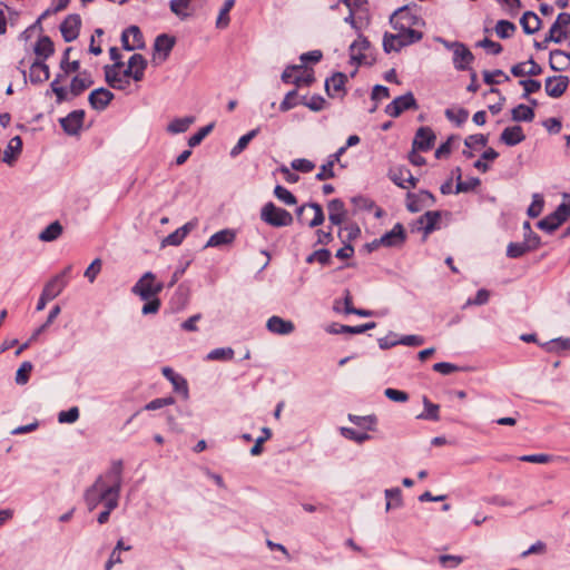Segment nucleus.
Instances as JSON below:
<instances>
[{
	"label": "nucleus",
	"mask_w": 570,
	"mask_h": 570,
	"mask_svg": "<svg viewBox=\"0 0 570 570\" xmlns=\"http://www.w3.org/2000/svg\"><path fill=\"white\" fill-rule=\"evenodd\" d=\"M411 171L405 167H399L391 171V179L402 188H409L406 179H410Z\"/></svg>",
	"instance_id": "09e8293b"
},
{
	"label": "nucleus",
	"mask_w": 570,
	"mask_h": 570,
	"mask_svg": "<svg viewBox=\"0 0 570 570\" xmlns=\"http://www.w3.org/2000/svg\"><path fill=\"white\" fill-rule=\"evenodd\" d=\"M236 239V232L230 228L222 229L213 234L207 240L205 247H220L224 245H230Z\"/></svg>",
	"instance_id": "412c9836"
},
{
	"label": "nucleus",
	"mask_w": 570,
	"mask_h": 570,
	"mask_svg": "<svg viewBox=\"0 0 570 570\" xmlns=\"http://www.w3.org/2000/svg\"><path fill=\"white\" fill-rule=\"evenodd\" d=\"M562 224H563L562 223V218L560 219L559 217H557V215L551 213L550 215H548L547 217H544L543 219H541L538 223V227L541 230H544V232H548V233H552L557 228H559Z\"/></svg>",
	"instance_id": "c03bdc74"
},
{
	"label": "nucleus",
	"mask_w": 570,
	"mask_h": 570,
	"mask_svg": "<svg viewBox=\"0 0 570 570\" xmlns=\"http://www.w3.org/2000/svg\"><path fill=\"white\" fill-rule=\"evenodd\" d=\"M417 102L414 95L409 91L405 95L399 96L393 99L386 107L385 112L393 118L399 117L403 111L409 109H417Z\"/></svg>",
	"instance_id": "0eeeda50"
},
{
	"label": "nucleus",
	"mask_w": 570,
	"mask_h": 570,
	"mask_svg": "<svg viewBox=\"0 0 570 570\" xmlns=\"http://www.w3.org/2000/svg\"><path fill=\"white\" fill-rule=\"evenodd\" d=\"M327 209H328V219L332 225L338 226L344 222V219L346 217V209H345L344 203L341 199H338V198L332 199L327 204Z\"/></svg>",
	"instance_id": "5701e85b"
},
{
	"label": "nucleus",
	"mask_w": 570,
	"mask_h": 570,
	"mask_svg": "<svg viewBox=\"0 0 570 570\" xmlns=\"http://www.w3.org/2000/svg\"><path fill=\"white\" fill-rule=\"evenodd\" d=\"M423 405H424V412L419 414L416 419L419 420H431V421H439V405L430 402V400L424 396L423 397Z\"/></svg>",
	"instance_id": "58836bf2"
},
{
	"label": "nucleus",
	"mask_w": 570,
	"mask_h": 570,
	"mask_svg": "<svg viewBox=\"0 0 570 570\" xmlns=\"http://www.w3.org/2000/svg\"><path fill=\"white\" fill-rule=\"evenodd\" d=\"M121 45L127 51L142 49L145 47L144 36L137 26L126 28L121 33Z\"/></svg>",
	"instance_id": "6e6552de"
},
{
	"label": "nucleus",
	"mask_w": 570,
	"mask_h": 570,
	"mask_svg": "<svg viewBox=\"0 0 570 570\" xmlns=\"http://www.w3.org/2000/svg\"><path fill=\"white\" fill-rule=\"evenodd\" d=\"M348 420L355 425L366 430H374V425L376 424V417L374 415L358 416L350 414Z\"/></svg>",
	"instance_id": "3c124183"
},
{
	"label": "nucleus",
	"mask_w": 570,
	"mask_h": 570,
	"mask_svg": "<svg viewBox=\"0 0 570 570\" xmlns=\"http://www.w3.org/2000/svg\"><path fill=\"white\" fill-rule=\"evenodd\" d=\"M195 122L194 116H186L183 118H175L167 126V131L173 135L183 134L189 129Z\"/></svg>",
	"instance_id": "c9c22d12"
},
{
	"label": "nucleus",
	"mask_w": 570,
	"mask_h": 570,
	"mask_svg": "<svg viewBox=\"0 0 570 570\" xmlns=\"http://www.w3.org/2000/svg\"><path fill=\"white\" fill-rule=\"evenodd\" d=\"M275 197L286 205H295L297 203L296 197L285 187L277 185L274 189Z\"/></svg>",
	"instance_id": "5fc2aeb1"
},
{
	"label": "nucleus",
	"mask_w": 570,
	"mask_h": 570,
	"mask_svg": "<svg viewBox=\"0 0 570 570\" xmlns=\"http://www.w3.org/2000/svg\"><path fill=\"white\" fill-rule=\"evenodd\" d=\"M441 213L439 210H430L423 214L421 217H419L417 224L422 226L424 234L429 235L438 228Z\"/></svg>",
	"instance_id": "cd10ccee"
},
{
	"label": "nucleus",
	"mask_w": 570,
	"mask_h": 570,
	"mask_svg": "<svg viewBox=\"0 0 570 570\" xmlns=\"http://www.w3.org/2000/svg\"><path fill=\"white\" fill-rule=\"evenodd\" d=\"M191 1L193 0H170L169 8L179 19L186 20L194 13Z\"/></svg>",
	"instance_id": "7c9ffc66"
},
{
	"label": "nucleus",
	"mask_w": 570,
	"mask_h": 570,
	"mask_svg": "<svg viewBox=\"0 0 570 570\" xmlns=\"http://www.w3.org/2000/svg\"><path fill=\"white\" fill-rule=\"evenodd\" d=\"M235 353L232 347H219L210 351L206 358L208 361H230L233 360Z\"/></svg>",
	"instance_id": "49530a36"
},
{
	"label": "nucleus",
	"mask_w": 570,
	"mask_h": 570,
	"mask_svg": "<svg viewBox=\"0 0 570 570\" xmlns=\"http://www.w3.org/2000/svg\"><path fill=\"white\" fill-rule=\"evenodd\" d=\"M557 217L562 218V223H564L570 216V196L564 195V200L556 208L553 212Z\"/></svg>",
	"instance_id": "680f3d73"
},
{
	"label": "nucleus",
	"mask_w": 570,
	"mask_h": 570,
	"mask_svg": "<svg viewBox=\"0 0 570 570\" xmlns=\"http://www.w3.org/2000/svg\"><path fill=\"white\" fill-rule=\"evenodd\" d=\"M70 51H71V48L68 47L65 50L62 59H61V62H60V68L63 71L65 75H68L70 72H76L80 68V61L79 60H73L72 62H69V53H70Z\"/></svg>",
	"instance_id": "8fccbe9b"
},
{
	"label": "nucleus",
	"mask_w": 570,
	"mask_h": 570,
	"mask_svg": "<svg viewBox=\"0 0 570 570\" xmlns=\"http://www.w3.org/2000/svg\"><path fill=\"white\" fill-rule=\"evenodd\" d=\"M297 218L309 227H316L324 223L325 216L320 204L311 203L297 209Z\"/></svg>",
	"instance_id": "423d86ee"
},
{
	"label": "nucleus",
	"mask_w": 570,
	"mask_h": 570,
	"mask_svg": "<svg viewBox=\"0 0 570 570\" xmlns=\"http://www.w3.org/2000/svg\"><path fill=\"white\" fill-rule=\"evenodd\" d=\"M444 114L450 121L455 122L458 126L465 122L469 117V111L464 108H459L456 110L448 108Z\"/></svg>",
	"instance_id": "603ef678"
},
{
	"label": "nucleus",
	"mask_w": 570,
	"mask_h": 570,
	"mask_svg": "<svg viewBox=\"0 0 570 570\" xmlns=\"http://www.w3.org/2000/svg\"><path fill=\"white\" fill-rule=\"evenodd\" d=\"M474 60L473 53L462 42L454 41L453 65L456 70H470V66Z\"/></svg>",
	"instance_id": "1a4fd4ad"
},
{
	"label": "nucleus",
	"mask_w": 570,
	"mask_h": 570,
	"mask_svg": "<svg viewBox=\"0 0 570 570\" xmlns=\"http://www.w3.org/2000/svg\"><path fill=\"white\" fill-rule=\"evenodd\" d=\"M405 230L402 224L397 223L393 228L380 237V244L385 247H397L405 242Z\"/></svg>",
	"instance_id": "dca6fc26"
},
{
	"label": "nucleus",
	"mask_w": 570,
	"mask_h": 570,
	"mask_svg": "<svg viewBox=\"0 0 570 570\" xmlns=\"http://www.w3.org/2000/svg\"><path fill=\"white\" fill-rule=\"evenodd\" d=\"M50 77L49 66L42 60L36 59L29 70V79L33 85L42 83Z\"/></svg>",
	"instance_id": "aec40b11"
},
{
	"label": "nucleus",
	"mask_w": 570,
	"mask_h": 570,
	"mask_svg": "<svg viewBox=\"0 0 570 570\" xmlns=\"http://www.w3.org/2000/svg\"><path fill=\"white\" fill-rule=\"evenodd\" d=\"M341 434L352 441H355L358 444L371 439V436L365 432H357L352 428H341Z\"/></svg>",
	"instance_id": "864d4df0"
},
{
	"label": "nucleus",
	"mask_w": 570,
	"mask_h": 570,
	"mask_svg": "<svg viewBox=\"0 0 570 570\" xmlns=\"http://www.w3.org/2000/svg\"><path fill=\"white\" fill-rule=\"evenodd\" d=\"M258 131H259V129L256 128V129L248 131L246 135L242 136L238 139L237 144L232 148L230 156L236 157L240 153H243L246 149V147L248 146V144L252 141V139H254L257 136Z\"/></svg>",
	"instance_id": "a19ab883"
},
{
	"label": "nucleus",
	"mask_w": 570,
	"mask_h": 570,
	"mask_svg": "<svg viewBox=\"0 0 570 570\" xmlns=\"http://www.w3.org/2000/svg\"><path fill=\"white\" fill-rule=\"evenodd\" d=\"M266 327L269 332L278 335H288L295 330L292 321H286L279 316L269 317Z\"/></svg>",
	"instance_id": "4be33fe9"
},
{
	"label": "nucleus",
	"mask_w": 570,
	"mask_h": 570,
	"mask_svg": "<svg viewBox=\"0 0 570 570\" xmlns=\"http://www.w3.org/2000/svg\"><path fill=\"white\" fill-rule=\"evenodd\" d=\"M421 19L411 12L407 6L399 8L390 18V23L394 30H414V26H419Z\"/></svg>",
	"instance_id": "39448f33"
},
{
	"label": "nucleus",
	"mask_w": 570,
	"mask_h": 570,
	"mask_svg": "<svg viewBox=\"0 0 570 570\" xmlns=\"http://www.w3.org/2000/svg\"><path fill=\"white\" fill-rule=\"evenodd\" d=\"M570 26V13L561 12L558 14L556 21L552 23V27L560 31H567V28Z\"/></svg>",
	"instance_id": "774afa93"
},
{
	"label": "nucleus",
	"mask_w": 570,
	"mask_h": 570,
	"mask_svg": "<svg viewBox=\"0 0 570 570\" xmlns=\"http://www.w3.org/2000/svg\"><path fill=\"white\" fill-rule=\"evenodd\" d=\"M122 461H114L110 468L85 491L83 500L89 511L95 510L100 503L106 505L115 499L119 502L122 485Z\"/></svg>",
	"instance_id": "f257e3e1"
},
{
	"label": "nucleus",
	"mask_w": 570,
	"mask_h": 570,
	"mask_svg": "<svg viewBox=\"0 0 570 570\" xmlns=\"http://www.w3.org/2000/svg\"><path fill=\"white\" fill-rule=\"evenodd\" d=\"M543 206H544V202H543L542 196L540 194H534L532 196V203L530 204L528 212H527L529 217H531V218L538 217L542 213Z\"/></svg>",
	"instance_id": "13d9d810"
},
{
	"label": "nucleus",
	"mask_w": 570,
	"mask_h": 570,
	"mask_svg": "<svg viewBox=\"0 0 570 570\" xmlns=\"http://www.w3.org/2000/svg\"><path fill=\"white\" fill-rule=\"evenodd\" d=\"M129 67H132L135 73V81H141L145 77L148 62L146 58L140 53H134L129 60Z\"/></svg>",
	"instance_id": "f704fd0d"
},
{
	"label": "nucleus",
	"mask_w": 570,
	"mask_h": 570,
	"mask_svg": "<svg viewBox=\"0 0 570 570\" xmlns=\"http://www.w3.org/2000/svg\"><path fill=\"white\" fill-rule=\"evenodd\" d=\"M386 510L389 511L391 508L401 507L402 504V491L400 488H392L385 490Z\"/></svg>",
	"instance_id": "de8ad7c7"
},
{
	"label": "nucleus",
	"mask_w": 570,
	"mask_h": 570,
	"mask_svg": "<svg viewBox=\"0 0 570 570\" xmlns=\"http://www.w3.org/2000/svg\"><path fill=\"white\" fill-rule=\"evenodd\" d=\"M85 111L81 109L69 112L66 117L60 118L59 122L63 131L69 136L78 135L82 128Z\"/></svg>",
	"instance_id": "9d476101"
},
{
	"label": "nucleus",
	"mask_w": 570,
	"mask_h": 570,
	"mask_svg": "<svg viewBox=\"0 0 570 570\" xmlns=\"http://www.w3.org/2000/svg\"><path fill=\"white\" fill-rule=\"evenodd\" d=\"M119 63L106 65L104 67L105 80L114 89L125 90L130 81L121 77Z\"/></svg>",
	"instance_id": "9b49d317"
},
{
	"label": "nucleus",
	"mask_w": 570,
	"mask_h": 570,
	"mask_svg": "<svg viewBox=\"0 0 570 570\" xmlns=\"http://www.w3.org/2000/svg\"><path fill=\"white\" fill-rule=\"evenodd\" d=\"M384 395L393 402L403 403L409 400V394L406 392L391 387L384 391Z\"/></svg>",
	"instance_id": "69168bd1"
},
{
	"label": "nucleus",
	"mask_w": 570,
	"mask_h": 570,
	"mask_svg": "<svg viewBox=\"0 0 570 570\" xmlns=\"http://www.w3.org/2000/svg\"><path fill=\"white\" fill-rule=\"evenodd\" d=\"M175 38L169 35L161 33L157 36L154 42V60L157 58L160 60V62L167 60L170 51L175 46Z\"/></svg>",
	"instance_id": "f8f14e48"
},
{
	"label": "nucleus",
	"mask_w": 570,
	"mask_h": 570,
	"mask_svg": "<svg viewBox=\"0 0 570 570\" xmlns=\"http://www.w3.org/2000/svg\"><path fill=\"white\" fill-rule=\"evenodd\" d=\"M347 77L343 72H335L325 81V90L330 97H343L345 95V82Z\"/></svg>",
	"instance_id": "a211bd4d"
},
{
	"label": "nucleus",
	"mask_w": 570,
	"mask_h": 570,
	"mask_svg": "<svg viewBox=\"0 0 570 570\" xmlns=\"http://www.w3.org/2000/svg\"><path fill=\"white\" fill-rule=\"evenodd\" d=\"M32 364L28 361L23 362L16 373V383L23 385L29 381L30 373L32 371Z\"/></svg>",
	"instance_id": "4d7b16f0"
},
{
	"label": "nucleus",
	"mask_w": 570,
	"mask_h": 570,
	"mask_svg": "<svg viewBox=\"0 0 570 570\" xmlns=\"http://www.w3.org/2000/svg\"><path fill=\"white\" fill-rule=\"evenodd\" d=\"M62 225L58 220L52 222L39 234V239L42 242H53L62 234Z\"/></svg>",
	"instance_id": "4c0bfd02"
},
{
	"label": "nucleus",
	"mask_w": 570,
	"mask_h": 570,
	"mask_svg": "<svg viewBox=\"0 0 570 570\" xmlns=\"http://www.w3.org/2000/svg\"><path fill=\"white\" fill-rule=\"evenodd\" d=\"M33 51L37 56V59L45 62V60L52 56L55 52L53 42L48 36H42L36 42Z\"/></svg>",
	"instance_id": "c85d7f7f"
},
{
	"label": "nucleus",
	"mask_w": 570,
	"mask_h": 570,
	"mask_svg": "<svg viewBox=\"0 0 570 570\" xmlns=\"http://www.w3.org/2000/svg\"><path fill=\"white\" fill-rule=\"evenodd\" d=\"M549 65L554 71L567 70L570 67V53L560 49L550 51Z\"/></svg>",
	"instance_id": "b1692460"
},
{
	"label": "nucleus",
	"mask_w": 570,
	"mask_h": 570,
	"mask_svg": "<svg viewBox=\"0 0 570 570\" xmlns=\"http://www.w3.org/2000/svg\"><path fill=\"white\" fill-rule=\"evenodd\" d=\"M512 119L514 121H532L534 118V111L531 107L520 104L514 107L511 111Z\"/></svg>",
	"instance_id": "ea45409f"
},
{
	"label": "nucleus",
	"mask_w": 570,
	"mask_h": 570,
	"mask_svg": "<svg viewBox=\"0 0 570 570\" xmlns=\"http://www.w3.org/2000/svg\"><path fill=\"white\" fill-rule=\"evenodd\" d=\"M495 33L499 38L501 39H508V38H511L515 30H517V27L513 22L511 21H508V20H499L495 24Z\"/></svg>",
	"instance_id": "37998d69"
},
{
	"label": "nucleus",
	"mask_w": 570,
	"mask_h": 570,
	"mask_svg": "<svg viewBox=\"0 0 570 570\" xmlns=\"http://www.w3.org/2000/svg\"><path fill=\"white\" fill-rule=\"evenodd\" d=\"M368 48L370 41L360 35L358 38L350 46L351 59L361 63L365 59V56L362 52Z\"/></svg>",
	"instance_id": "473e14b6"
},
{
	"label": "nucleus",
	"mask_w": 570,
	"mask_h": 570,
	"mask_svg": "<svg viewBox=\"0 0 570 570\" xmlns=\"http://www.w3.org/2000/svg\"><path fill=\"white\" fill-rule=\"evenodd\" d=\"M569 82L567 76L548 77L544 82L546 92L551 98H559L566 92Z\"/></svg>",
	"instance_id": "4468645a"
},
{
	"label": "nucleus",
	"mask_w": 570,
	"mask_h": 570,
	"mask_svg": "<svg viewBox=\"0 0 570 570\" xmlns=\"http://www.w3.org/2000/svg\"><path fill=\"white\" fill-rule=\"evenodd\" d=\"M568 37L567 31H560L556 30L552 26L550 27L549 33L546 36V38L542 41H534V48L538 50H544L548 48V45L550 42L560 43L564 38Z\"/></svg>",
	"instance_id": "e433bc0d"
},
{
	"label": "nucleus",
	"mask_w": 570,
	"mask_h": 570,
	"mask_svg": "<svg viewBox=\"0 0 570 570\" xmlns=\"http://www.w3.org/2000/svg\"><path fill=\"white\" fill-rule=\"evenodd\" d=\"M234 4L235 0H225L216 20V27L218 29H225L228 27L230 21L229 11L233 9Z\"/></svg>",
	"instance_id": "79ce46f5"
},
{
	"label": "nucleus",
	"mask_w": 570,
	"mask_h": 570,
	"mask_svg": "<svg viewBox=\"0 0 570 570\" xmlns=\"http://www.w3.org/2000/svg\"><path fill=\"white\" fill-rule=\"evenodd\" d=\"M396 33L385 32L383 37V49L386 53L400 51L403 47L419 42L423 33L417 30H396Z\"/></svg>",
	"instance_id": "f03ea898"
},
{
	"label": "nucleus",
	"mask_w": 570,
	"mask_h": 570,
	"mask_svg": "<svg viewBox=\"0 0 570 570\" xmlns=\"http://www.w3.org/2000/svg\"><path fill=\"white\" fill-rule=\"evenodd\" d=\"M360 234H361V229L355 224L346 226L344 229H340V232H338V236L341 238H343V242H345V239L352 240V239L358 237Z\"/></svg>",
	"instance_id": "338daca9"
},
{
	"label": "nucleus",
	"mask_w": 570,
	"mask_h": 570,
	"mask_svg": "<svg viewBox=\"0 0 570 570\" xmlns=\"http://www.w3.org/2000/svg\"><path fill=\"white\" fill-rule=\"evenodd\" d=\"M435 138L430 127H420L413 139V149L428 151L433 147Z\"/></svg>",
	"instance_id": "2eb2a0df"
},
{
	"label": "nucleus",
	"mask_w": 570,
	"mask_h": 570,
	"mask_svg": "<svg viewBox=\"0 0 570 570\" xmlns=\"http://www.w3.org/2000/svg\"><path fill=\"white\" fill-rule=\"evenodd\" d=\"M458 171V183L455 186V193H466L470 190H473L475 187L480 185V179L476 177H471L468 180H461V170L460 168H456Z\"/></svg>",
	"instance_id": "a18cd8bd"
},
{
	"label": "nucleus",
	"mask_w": 570,
	"mask_h": 570,
	"mask_svg": "<svg viewBox=\"0 0 570 570\" xmlns=\"http://www.w3.org/2000/svg\"><path fill=\"white\" fill-rule=\"evenodd\" d=\"M78 419L79 409L77 406H72L68 411H61L58 414L59 423H75Z\"/></svg>",
	"instance_id": "bf43d9fd"
},
{
	"label": "nucleus",
	"mask_w": 570,
	"mask_h": 570,
	"mask_svg": "<svg viewBox=\"0 0 570 570\" xmlns=\"http://www.w3.org/2000/svg\"><path fill=\"white\" fill-rule=\"evenodd\" d=\"M21 150H22V140L19 136H14L13 138H11L9 140L8 146L4 149L2 160L6 164L11 165L16 160L18 155L21 153Z\"/></svg>",
	"instance_id": "2f4dec72"
},
{
	"label": "nucleus",
	"mask_w": 570,
	"mask_h": 570,
	"mask_svg": "<svg viewBox=\"0 0 570 570\" xmlns=\"http://www.w3.org/2000/svg\"><path fill=\"white\" fill-rule=\"evenodd\" d=\"M163 375L173 384L176 392H180L185 397H188L187 381L180 375L176 374L173 368L166 366L161 370Z\"/></svg>",
	"instance_id": "bb28decb"
},
{
	"label": "nucleus",
	"mask_w": 570,
	"mask_h": 570,
	"mask_svg": "<svg viewBox=\"0 0 570 570\" xmlns=\"http://www.w3.org/2000/svg\"><path fill=\"white\" fill-rule=\"evenodd\" d=\"M214 126V122H212L190 136L188 139V146L191 148L198 146L204 140V138L212 132Z\"/></svg>",
	"instance_id": "6e6d98bb"
},
{
	"label": "nucleus",
	"mask_w": 570,
	"mask_h": 570,
	"mask_svg": "<svg viewBox=\"0 0 570 570\" xmlns=\"http://www.w3.org/2000/svg\"><path fill=\"white\" fill-rule=\"evenodd\" d=\"M101 259L100 258H96L92 261V263L87 267V269L85 271V274L83 276L90 282V283H94L97 275L100 273L101 271Z\"/></svg>",
	"instance_id": "052dcab7"
},
{
	"label": "nucleus",
	"mask_w": 570,
	"mask_h": 570,
	"mask_svg": "<svg viewBox=\"0 0 570 570\" xmlns=\"http://www.w3.org/2000/svg\"><path fill=\"white\" fill-rule=\"evenodd\" d=\"M67 284L68 281H62L61 277L53 276L46 283L42 293L45 294V297L53 299L63 291Z\"/></svg>",
	"instance_id": "72a5a7b5"
},
{
	"label": "nucleus",
	"mask_w": 570,
	"mask_h": 570,
	"mask_svg": "<svg viewBox=\"0 0 570 570\" xmlns=\"http://www.w3.org/2000/svg\"><path fill=\"white\" fill-rule=\"evenodd\" d=\"M261 219L273 227H285L293 223L292 214L284 208L275 206L272 202L263 206Z\"/></svg>",
	"instance_id": "20e7f679"
},
{
	"label": "nucleus",
	"mask_w": 570,
	"mask_h": 570,
	"mask_svg": "<svg viewBox=\"0 0 570 570\" xmlns=\"http://www.w3.org/2000/svg\"><path fill=\"white\" fill-rule=\"evenodd\" d=\"M525 139V135L521 126L507 127L500 136V140L507 146H515Z\"/></svg>",
	"instance_id": "393cba45"
},
{
	"label": "nucleus",
	"mask_w": 570,
	"mask_h": 570,
	"mask_svg": "<svg viewBox=\"0 0 570 570\" xmlns=\"http://www.w3.org/2000/svg\"><path fill=\"white\" fill-rule=\"evenodd\" d=\"M94 83L91 76L87 71H82L79 75L75 76L70 82V94L73 97L81 95L86 89H88Z\"/></svg>",
	"instance_id": "a878e982"
},
{
	"label": "nucleus",
	"mask_w": 570,
	"mask_h": 570,
	"mask_svg": "<svg viewBox=\"0 0 570 570\" xmlns=\"http://www.w3.org/2000/svg\"><path fill=\"white\" fill-rule=\"evenodd\" d=\"M164 284L156 281L151 272H146L131 288V292L138 295L142 301H149L163 291Z\"/></svg>",
	"instance_id": "7ed1b4c3"
},
{
	"label": "nucleus",
	"mask_w": 570,
	"mask_h": 570,
	"mask_svg": "<svg viewBox=\"0 0 570 570\" xmlns=\"http://www.w3.org/2000/svg\"><path fill=\"white\" fill-rule=\"evenodd\" d=\"M541 19L533 11H525L520 19V24L527 35H533L541 28Z\"/></svg>",
	"instance_id": "c756f323"
},
{
	"label": "nucleus",
	"mask_w": 570,
	"mask_h": 570,
	"mask_svg": "<svg viewBox=\"0 0 570 570\" xmlns=\"http://www.w3.org/2000/svg\"><path fill=\"white\" fill-rule=\"evenodd\" d=\"M184 239V232L176 229L175 232L170 233L167 237L164 238L163 246H178L183 243Z\"/></svg>",
	"instance_id": "0e129e2a"
},
{
	"label": "nucleus",
	"mask_w": 570,
	"mask_h": 570,
	"mask_svg": "<svg viewBox=\"0 0 570 570\" xmlns=\"http://www.w3.org/2000/svg\"><path fill=\"white\" fill-rule=\"evenodd\" d=\"M81 19L78 14H69L60 24V31L66 42L76 40L79 36Z\"/></svg>",
	"instance_id": "ddd939ff"
},
{
	"label": "nucleus",
	"mask_w": 570,
	"mask_h": 570,
	"mask_svg": "<svg viewBox=\"0 0 570 570\" xmlns=\"http://www.w3.org/2000/svg\"><path fill=\"white\" fill-rule=\"evenodd\" d=\"M540 245V237L538 235L532 236V243H510L507 247V256L510 258H519L525 253L537 249Z\"/></svg>",
	"instance_id": "f3484780"
},
{
	"label": "nucleus",
	"mask_w": 570,
	"mask_h": 570,
	"mask_svg": "<svg viewBox=\"0 0 570 570\" xmlns=\"http://www.w3.org/2000/svg\"><path fill=\"white\" fill-rule=\"evenodd\" d=\"M291 166L294 170L302 173H311L315 168L314 163L305 158L294 159Z\"/></svg>",
	"instance_id": "e2e57ef3"
},
{
	"label": "nucleus",
	"mask_w": 570,
	"mask_h": 570,
	"mask_svg": "<svg viewBox=\"0 0 570 570\" xmlns=\"http://www.w3.org/2000/svg\"><path fill=\"white\" fill-rule=\"evenodd\" d=\"M114 99V94L106 88H98L90 92L88 101L96 110H104Z\"/></svg>",
	"instance_id": "6ab92c4d"
}]
</instances>
